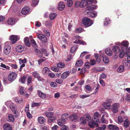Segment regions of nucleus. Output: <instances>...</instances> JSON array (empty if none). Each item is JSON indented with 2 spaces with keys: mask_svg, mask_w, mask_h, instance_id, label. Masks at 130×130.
Instances as JSON below:
<instances>
[{
  "mask_svg": "<svg viewBox=\"0 0 130 130\" xmlns=\"http://www.w3.org/2000/svg\"><path fill=\"white\" fill-rule=\"evenodd\" d=\"M10 40H11V43L13 44L17 41L19 39V38L17 36L12 35L10 37Z\"/></svg>",
  "mask_w": 130,
  "mask_h": 130,
  "instance_id": "obj_10",
  "label": "nucleus"
},
{
  "mask_svg": "<svg viewBox=\"0 0 130 130\" xmlns=\"http://www.w3.org/2000/svg\"><path fill=\"white\" fill-rule=\"evenodd\" d=\"M85 88L88 91H90L92 90V88L89 85H86L85 86Z\"/></svg>",
  "mask_w": 130,
  "mask_h": 130,
  "instance_id": "obj_46",
  "label": "nucleus"
},
{
  "mask_svg": "<svg viewBox=\"0 0 130 130\" xmlns=\"http://www.w3.org/2000/svg\"><path fill=\"white\" fill-rule=\"evenodd\" d=\"M19 60V63L20 64H21L22 63L24 64L27 62L26 59L24 58V59H20Z\"/></svg>",
  "mask_w": 130,
  "mask_h": 130,
  "instance_id": "obj_43",
  "label": "nucleus"
},
{
  "mask_svg": "<svg viewBox=\"0 0 130 130\" xmlns=\"http://www.w3.org/2000/svg\"><path fill=\"white\" fill-rule=\"evenodd\" d=\"M123 121V119L121 116H119L118 118V123H121Z\"/></svg>",
  "mask_w": 130,
  "mask_h": 130,
  "instance_id": "obj_51",
  "label": "nucleus"
},
{
  "mask_svg": "<svg viewBox=\"0 0 130 130\" xmlns=\"http://www.w3.org/2000/svg\"><path fill=\"white\" fill-rule=\"evenodd\" d=\"M24 88L23 87H21L20 88L19 90L20 93L22 95L24 94Z\"/></svg>",
  "mask_w": 130,
  "mask_h": 130,
  "instance_id": "obj_53",
  "label": "nucleus"
},
{
  "mask_svg": "<svg viewBox=\"0 0 130 130\" xmlns=\"http://www.w3.org/2000/svg\"><path fill=\"white\" fill-rule=\"evenodd\" d=\"M87 0H82L80 2V8H83L87 5Z\"/></svg>",
  "mask_w": 130,
  "mask_h": 130,
  "instance_id": "obj_27",
  "label": "nucleus"
},
{
  "mask_svg": "<svg viewBox=\"0 0 130 130\" xmlns=\"http://www.w3.org/2000/svg\"><path fill=\"white\" fill-rule=\"evenodd\" d=\"M26 79L25 76H23L21 77L20 79V81L23 84H24L25 83V80Z\"/></svg>",
  "mask_w": 130,
  "mask_h": 130,
  "instance_id": "obj_47",
  "label": "nucleus"
},
{
  "mask_svg": "<svg viewBox=\"0 0 130 130\" xmlns=\"http://www.w3.org/2000/svg\"><path fill=\"white\" fill-rule=\"evenodd\" d=\"M10 66L13 68L14 69H17L18 68L17 65L16 64L11 63L10 64Z\"/></svg>",
  "mask_w": 130,
  "mask_h": 130,
  "instance_id": "obj_62",
  "label": "nucleus"
},
{
  "mask_svg": "<svg viewBox=\"0 0 130 130\" xmlns=\"http://www.w3.org/2000/svg\"><path fill=\"white\" fill-rule=\"evenodd\" d=\"M39 122L40 124L44 123L45 121V119L44 118L42 117H39L38 119Z\"/></svg>",
  "mask_w": 130,
  "mask_h": 130,
  "instance_id": "obj_28",
  "label": "nucleus"
},
{
  "mask_svg": "<svg viewBox=\"0 0 130 130\" xmlns=\"http://www.w3.org/2000/svg\"><path fill=\"white\" fill-rule=\"evenodd\" d=\"M112 102L111 99H107L106 101L103 104V105L105 109H109L110 108V104Z\"/></svg>",
  "mask_w": 130,
  "mask_h": 130,
  "instance_id": "obj_8",
  "label": "nucleus"
},
{
  "mask_svg": "<svg viewBox=\"0 0 130 130\" xmlns=\"http://www.w3.org/2000/svg\"><path fill=\"white\" fill-rule=\"evenodd\" d=\"M61 119H59L57 121V123L60 126L63 125L65 123V118H63L64 116H66V114H62Z\"/></svg>",
  "mask_w": 130,
  "mask_h": 130,
  "instance_id": "obj_12",
  "label": "nucleus"
},
{
  "mask_svg": "<svg viewBox=\"0 0 130 130\" xmlns=\"http://www.w3.org/2000/svg\"><path fill=\"white\" fill-rule=\"evenodd\" d=\"M50 85L52 87L55 88L57 87V85L55 82H51L50 84Z\"/></svg>",
  "mask_w": 130,
  "mask_h": 130,
  "instance_id": "obj_55",
  "label": "nucleus"
},
{
  "mask_svg": "<svg viewBox=\"0 0 130 130\" xmlns=\"http://www.w3.org/2000/svg\"><path fill=\"white\" fill-rule=\"evenodd\" d=\"M8 117V121L9 122H13L14 121V118L12 114H9Z\"/></svg>",
  "mask_w": 130,
  "mask_h": 130,
  "instance_id": "obj_26",
  "label": "nucleus"
},
{
  "mask_svg": "<svg viewBox=\"0 0 130 130\" xmlns=\"http://www.w3.org/2000/svg\"><path fill=\"white\" fill-rule=\"evenodd\" d=\"M116 45L112 47V50L115 53H118L120 52L119 56L121 58H122L125 54L124 51L122 50L120 47V43H117Z\"/></svg>",
  "mask_w": 130,
  "mask_h": 130,
  "instance_id": "obj_2",
  "label": "nucleus"
},
{
  "mask_svg": "<svg viewBox=\"0 0 130 130\" xmlns=\"http://www.w3.org/2000/svg\"><path fill=\"white\" fill-rule=\"evenodd\" d=\"M124 67L123 66H120L117 69V71L119 73H121L124 70Z\"/></svg>",
  "mask_w": 130,
  "mask_h": 130,
  "instance_id": "obj_33",
  "label": "nucleus"
},
{
  "mask_svg": "<svg viewBox=\"0 0 130 130\" xmlns=\"http://www.w3.org/2000/svg\"><path fill=\"white\" fill-rule=\"evenodd\" d=\"M70 120L76 122L79 119V118L76 116V114H71L69 117Z\"/></svg>",
  "mask_w": 130,
  "mask_h": 130,
  "instance_id": "obj_14",
  "label": "nucleus"
},
{
  "mask_svg": "<svg viewBox=\"0 0 130 130\" xmlns=\"http://www.w3.org/2000/svg\"><path fill=\"white\" fill-rule=\"evenodd\" d=\"M15 50L18 52H21L23 51V48L21 45H19L16 46Z\"/></svg>",
  "mask_w": 130,
  "mask_h": 130,
  "instance_id": "obj_22",
  "label": "nucleus"
},
{
  "mask_svg": "<svg viewBox=\"0 0 130 130\" xmlns=\"http://www.w3.org/2000/svg\"><path fill=\"white\" fill-rule=\"evenodd\" d=\"M51 69L55 72H57L59 70L58 68L56 67H52L51 68Z\"/></svg>",
  "mask_w": 130,
  "mask_h": 130,
  "instance_id": "obj_58",
  "label": "nucleus"
},
{
  "mask_svg": "<svg viewBox=\"0 0 130 130\" xmlns=\"http://www.w3.org/2000/svg\"><path fill=\"white\" fill-rule=\"evenodd\" d=\"M25 111L27 114H30L29 111V105L28 104H27L25 108Z\"/></svg>",
  "mask_w": 130,
  "mask_h": 130,
  "instance_id": "obj_42",
  "label": "nucleus"
},
{
  "mask_svg": "<svg viewBox=\"0 0 130 130\" xmlns=\"http://www.w3.org/2000/svg\"><path fill=\"white\" fill-rule=\"evenodd\" d=\"M50 70L47 67L44 68L42 70V72L43 74H45L46 73L49 72Z\"/></svg>",
  "mask_w": 130,
  "mask_h": 130,
  "instance_id": "obj_39",
  "label": "nucleus"
},
{
  "mask_svg": "<svg viewBox=\"0 0 130 130\" xmlns=\"http://www.w3.org/2000/svg\"><path fill=\"white\" fill-rule=\"evenodd\" d=\"M99 114H94V116L91 120V118L89 115L87 116L86 118L84 117H81L80 118V121L81 124H85L88 122V125L89 126L92 128H94L95 126L97 127L98 126V124L99 123V120L98 117L97 116Z\"/></svg>",
  "mask_w": 130,
  "mask_h": 130,
  "instance_id": "obj_1",
  "label": "nucleus"
},
{
  "mask_svg": "<svg viewBox=\"0 0 130 130\" xmlns=\"http://www.w3.org/2000/svg\"><path fill=\"white\" fill-rule=\"evenodd\" d=\"M100 56L103 58V61L105 63H108L109 61V60L108 57H106V56L104 55L103 53H101L100 54Z\"/></svg>",
  "mask_w": 130,
  "mask_h": 130,
  "instance_id": "obj_20",
  "label": "nucleus"
},
{
  "mask_svg": "<svg viewBox=\"0 0 130 130\" xmlns=\"http://www.w3.org/2000/svg\"><path fill=\"white\" fill-rule=\"evenodd\" d=\"M110 22V20L108 18H106L104 21V24L107 26Z\"/></svg>",
  "mask_w": 130,
  "mask_h": 130,
  "instance_id": "obj_40",
  "label": "nucleus"
},
{
  "mask_svg": "<svg viewBox=\"0 0 130 130\" xmlns=\"http://www.w3.org/2000/svg\"><path fill=\"white\" fill-rule=\"evenodd\" d=\"M37 38L43 43L47 42V39L46 37L44 35L41 34H39L37 35Z\"/></svg>",
  "mask_w": 130,
  "mask_h": 130,
  "instance_id": "obj_9",
  "label": "nucleus"
},
{
  "mask_svg": "<svg viewBox=\"0 0 130 130\" xmlns=\"http://www.w3.org/2000/svg\"><path fill=\"white\" fill-rule=\"evenodd\" d=\"M5 19V17L4 16L0 15V22H3Z\"/></svg>",
  "mask_w": 130,
  "mask_h": 130,
  "instance_id": "obj_60",
  "label": "nucleus"
},
{
  "mask_svg": "<svg viewBox=\"0 0 130 130\" xmlns=\"http://www.w3.org/2000/svg\"><path fill=\"white\" fill-rule=\"evenodd\" d=\"M70 72L69 71H66L63 72L61 75V77L62 79H65L69 76Z\"/></svg>",
  "mask_w": 130,
  "mask_h": 130,
  "instance_id": "obj_21",
  "label": "nucleus"
},
{
  "mask_svg": "<svg viewBox=\"0 0 130 130\" xmlns=\"http://www.w3.org/2000/svg\"><path fill=\"white\" fill-rule=\"evenodd\" d=\"M41 50L42 53L44 54V55L47 57L48 56L49 54L47 53V51L46 50L43 48H42L41 49Z\"/></svg>",
  "mask_w": 130,
  "mask_h": 130,
  "instance_id": "obj_36",
  "label": "nucleus"
},
{
  "mask_svg": "<svg viewBox=\"0 0 130 130\" xmlns=\"http://www.w3.org/2000/svg\"><path fill=\"white\" fill-rule=\"evenodd\" d=\"M88 53V52L84 51L80 55V56L81 57H83L85 55L87 54Z\"/></svg>",
  "mask_w": 130,
  "mask_h": 130,
  "instance_id": "obj_63",
  "label": "nucleus"
},
{
  "mask_svg": "<svg viewBox=\"0 0 130 130\" xmlns=\"http://www.w3.org/2000/svg\"><path fill=\"white\" fill-rule=\"evenodd\" d=\"M119 107V104L118 103H115L111 106V110L114 113H116L118 111V109Z\"/></svg>",
  "mask_w": 130,
  "mask_h": 130,
  "instance_id": "obj_7",
  "label": "nucleus"
},
{
  "mask_svg": "<svg viewBox=\"0 0 130 130\" xmlns=\"http://www.w3.org/2000/svg\"><path fill=\"white\" fill-rule=\"evenodd\" d=\"M37 92L40 98L42 99H44L46 98V94L44 93L40 90H37Z\"/></svg>",
  "mask_w": 130,
  "mask_h": 130,
  "instance_id": "obj_19",
  "label": "nucleus"
},
{
  "mask_svg": "<svg viewBox=\"0 0 130 130\" xmlns=\"http://www.w3.org/2000/svg\"><path fill=\"white\" fill-rule=\"evenodd\" d=\"M94 56L98 62L99 63L101 61V60L99 57V56L98 54L97 53L95 54H94Z\"/></svg>",
  "mask_w": 130,
  "mask_h": 130,
  "instance_id": "obj_44",
  "label": "nucleus"
},
{
  "mask_svg": "<svg viewBox=\"0 0 130 130\" xmlns=\"http://www.w3.org/2000/svg\"><path fill=\"white\" fill-rule=\"evenodd\" d=\"M56 16L57 14L56 13H52L49 16L51 20H52L54 19Z\"/></svg>",
  "mask_w": 130,
  "mask_h": 130,
  "instance_id": "obj_41",
  "label": "nucleus"
},
{
  "mask_svg": "<svg viewBox=\"0 0 130 130\" xmlns=\"http://www.w3.org/2000/svg\"><path fill=\"white\" fill-rule=\"evenodd\" d=\"M17 76V75L15 73L10 72L8 77V79L9 81L12 82L15 80Z\"/></svg>",
  "mask_w": 130,
  "mask_h": 130,
  "instance_id": "obj_6",
  "label": "nucleus"
},
{
  "mask_svg": "<svg viewBox=\"0 0 130 130\" xmlns=\"http://www.w3.org/2000/svg\"><path fill=\"white\" fill-rule=\"evenodd\" d=\"M3 128L4 130H12V127L9 123H6L3 126Z\"/></svg>",
  "mask_w": 130,
  "mask_h": 130,
  "instance_id": "obj_15",
  "label": "nucleus"
},
{
  "mask_svg": "<svg viewBox=\"0 0 130 130\" xmlns=\"http://www.w3.org/2000/svg\"><path fill=\"white\" fill-rule=\"evenodd\" d=\"M96 5H91L90 6H88L87 7L86 9V11H87L90 10H92L95 9L96 8Z\"/></svg>",
  "mask_w": 130,
  "mask_h": 130,
  "instance_id": "obj_29",
  "label": "nucleus"
},
{
  "mask_svg": "<svg viewBox=\"0 0 130 130\" xmlns=\"http://www.w3.org/2000/svg\"><path fill=\"white\" fill-rule=\"evenodd\" d=\"M35 52L36 55L39 57H40L42 55V54L41 51L37 48H35Z\"/></svg>",
  "mask_w": 130,
  "mask_h": 130,
  "instance_id": "obj_32",
  "label": "nucleus"
},
{
  "mask_svg": "<svg viewBox=\"0 0 130 130\" xmlns=\"http://www.w3.org/2000/svg\"><path fill=\"white\" fill-rule=\"evenodd\" d=\"M75 31L76 32L80 33L83 31V29L81 27L78 28L76 29Z\"/></svg>",
  "mask_w": 130,
  "mask_h": 130,
  "instance_id": "obj_54",
  "label": "nucleus"
},
{
  "mask_svg": "<svg viewBox=\"0 0 130 130\" xmlns=\"http://www.w3.org/2000/svg\"><path fill=\"white\" fill-rule=\"evenodd\" d=\"M38 0H32L31 5L35 7L38 5Z\"/></svg>",
  "mask_w": 130,
  "mask_h": 130,
  "instance_id": "obj_38",
  "label": "nucleus"
},
{
  "mask_svg": "<svg viewBox=\"0 0 130 130\" xmlns=\"http://www.w3.org/2000/svg\"><path fill=\"white\" fill-rule=\"evenodd\" d=\"M57 65L58 67L59 68H63L65 66L64 63L62 62H59L57 64Z\"/></svg>",
  "mask_w": 130,
  "mask_h": 130,
  "instance_id": "obj_37",
  "label": "nucleus"
},
{
  "mask_svg": "<svg viewBox=\"0 0 130 130\" xmlns=\"http://www.w3.org/2000/svg\"><path fill=\"white\" fill-rule=\"evenodd\" d=\"M30 12V9L29 7L26 6L22 9L21 13L23 15H26L29 13Z\"/></svg>",
  "mask_w": 130,
  "mask_h": 130,
  "instance_id": "obj_11",
  "label": "nucleus"
},
{
  "mask_svg": "<svg viewBox=\"0 0 130 130\" xmlns=\"http://www.w3.org/2000/svg\"><path fill=\"white\" fill-rule=\"evenodd\" d=\"M87 16L92 18L96 17L97 16V12L96 11H91V10L87 12Z\"/></svg>",
  "mask_w": 130,
  "mask_h": 130,
  "instance_id": "obj_13",
  "label": "nucleus"
},
{
  "mask_svg": "<svg viewBox=\"0 0 130 130\" xmlns=\"http://www.w3.org/2000/svg\"><path fill=\"white\" fill-rule=\"evenodd\" d=\"M65 7V5L64 3L62 2H60L58 5L57 8L58 10H62L64 9Z\"/></svg>",
  "mask_w": 130,
  "mask_h": 130,
  "instance_id": "obj_18",
  "label": "nucleus"
},
{
  "mask_svg": "<svg viewBox=\"0 0 130 130\" xmlns=\"http://www.w3.org/2000/svg\"><path fill=\"white\" fill-rule=\"evenodd\" d=\"M5 105L7 107H9L14 114H16L17 113L15 105L11 101H7L5 103Z\"/></svg>",
  "mask_w": 130,
  "mask_h": 130,
  "instance_id": "obj_3",
  "label": "nucleus"
},
{
  "mask_svg": "<svg viewBox=\"0 0 130 130\" xmlns=\"http://www.w3.org/2000/svg\"><path fill=\"white\" fill-rule=\"evenodd\" d=\"M105 53L109 56H111L112 55V51L109 48H107L105 50Z\"/></svg>",
  "mask_w": 130,
  "mask_h": 130,
  "instance_id": "obj_31",
  "label": "nucleus"
},
{
  "mask_svg": "<svg viewBox=\"0 0 130 130\" xmlns=\"http://www.w3.org/2000/svg\"><path fill=\"white\" fill-rule=\"evenodd\" d=\"M4 45V53L6 55H8L9 54L11 51V46L6 42L5 44Z\"/></svg>",
  "mask_w": 130,
  "mask_h": 130,
  "instance_id": "obj_5",
  "label": "nucleus"
},
{
  "mask_svg": "<svg viewBox=\"0 0 130 130\" xmlns=\"http://www.w3.org/2000/svg\"><path fill=\"white\" fill-rule=\"evenodd\" d=\"M53 114H45L46 117H49L48 121L50 122H52L53 120H56V118L53 116Z\"/></svg>",
  "mask_w": 130,
  "mask_h": 130,
  "instance_id": "obj_17",
  "label": "nucleus"
},
{
  "mask_svg": "<svg viewBox=\"0 0 130 130\" xmlns=\"http://www.w3.org/2000/svg\"><path fill=\"white\" fill-rule=\"evenodd\" d=\"M45 24L46 26H50L52 25L51 21L48 20L45 22Z\"/></svg>",
  "mask_w": 130,
  "mask_h": 130,
  "instance_id": "obj_48",
  "label": "nucleus"
},
{
  "mask_svg": "<svg viewBox=\"0 0 130 130\" xmlns=\"http://www.w3.org/2000/svg\"><path fill=\"white\" fill-rule=\"evenodd\" d=\"M126 100L128 102H130V95H127L126 96Z\"/></svg>",
  "mask_w": 130,
  "mask_h": 130,
  "instance_id": "obj_64",
  "label": "nucleus"
},
{
  "mask_svg": "<svg viewBox=\"0 0 130 130\" xmlns=\"http://www.w3.org/2000/svg\"><path fill=\"white\" fill-rule=\"evenodd\" d=\"M56 82L59 84H61L63 83V81L61 79H57L56 80Z\"/></svg>",
  "mask_w": 130,
  "mask_h": 130,
  "instance_id": "obj_59",
  "label": "nucleus"
},
{
  "mask_svg": "<svg viewBox=\"0 0 130 130\" xmlns=\"http://www.w3.org/2000/svg\"><path fill=\"white\" fill-rule=\"evenodd\" d=\"M82 22L86 27L90 26L93 23V21L87 17L83 18L82 20Z\"/></svg>",
  "mask_w": 130,
  "mask_h": 130,
  "instance_id": "obj_4",
  "label": "nucleus"
},
{
  "mask_svg": "<svg viewBox=\"0 0 130 130\" xmlns=\"http://www.w3.org/2000/svg\"><path fill=\"white\" fill-rule=\"evenodd\" d=\"M80 2L79 1H77L75 3V6L76 7H80Z\"/></svg>",
  "mask_w": 130,
  "mask_h": 130,
  "instance_id": "obj_56",
  "label": "nucleus"
},
{
  "mask_svg": "<svg viewBox=\"0 0 130 130\" xmlns=\"http://www.w3.org/2000/svg\"><path fill=\"white\" fill-rule=\"evenodd\" d=\"M90 63L91 66H93L96 63V61L94 59H91L90 61Z\"/></svg>",
  "mask_w": 130,
  "mask_h": 130,
  "instance_id": "obj_52",
  "label": "nucleus"
},
{
  "mask_svg": "<svg viewBox=\"0 0 130 130\" xmlns=\"http://www.w3.org/2000/svg\"><path fill=\"white\" fill-rule=\"evenodd\" d=\"M99 82L102 86L104 87L105 86V83L103 80L100 79Z\"/></svg>",
  "mask_w": 130,
  "mask_h": 130,
  "instance_id": "obj_61",
  "label": "nucleus"
},
{
  "mask_svg": "<svg viewBox=\"0 0 130 130\" xmlns=\"http://www.w3.org/2000/svg\"><path fill=\"white\" fill-rule=\"evenodd\" d=\"M67 4L68 6L69 7H71L73 4L72 0H67Z\"/></svg>",
  "mask_w": 130,
  "mask_h": 130,
  "instance_id": "obj_49",
  "label": "nucleus"
},
{
  "mask_svg": "<svg viewBox=\"0 0 130 130\" xmlns=\"http://www.w3.org/2000/svg\"><path fill=\"white\" fill-rule=\"evenodd\" d=\"M40 105V103L36 102H34L32 104L31 106L32 107L35 106H38Z\"/></svg>",
  "mask_w": 130,
  "mask_h": 130,
  "instance_id": "obj_57",
  "label": "nucleus"
},
{
  "mask_svg": "<svg viewBox=\"0 0 130 130\" xmlns=\"http://www.w3.org/2000/svg\"><path fill=\"white\" fill-rule=\"evenodd\" d=\"M0 67L8 70H9L10 69V68L9 66H6L5 64H4L2 63H1V65H0Z\"/></svg>",
  "mask_w": 130,
  "mask_h": 130,
  "instance_id": "obj_50",
  "label": "nucleus"
},
{
  "mask_svg": "<svg viewBox=\"0 0 130 130\" xmlns=\"http://www.w3.org/2000/svg\"><path fill=\"white\" fill-rule=\"evenodd\" d=\"M32 74L33 76L35 78H37L38 80L41 79V77L38 74L37 72H34L32 73Z\"/></svg>",
  "mask_w": 130,
  "mask_h": 130,
  "instance_id": "obj_25",
  "label": "nucleus"
},
{
  "mask_svg": "<svg viewBox=\"0 0 130 130\" xmlns=\"http://www.w3.org/2000/svg\"><path fill=\"white\" fill-rule=\"evenodd\" d=\"M83 64V62L82 60H78L76 62L75 66L76 67L81 66Z\"/></svg>",
  "mask_w": 130,
  "mask_h": 130,
  "instance_id": "obj_30",
  "label": "nucleus"
},
{
  "mask_svg": "<svg viewBox=\"0 0 130 130\" xmlns=\"http://www.w3.org/2000/svg\"><path fill=\"white\" fill-rule=\"evenodd\" d=\"M24 41L26 45L28 47H29L30 45V43L29 41V38L27 37H25L24 39Z\"/></svg>",
  "mask_w": 130,
  "mask_h": 130,
  "instance_id": "obj_24",
  "label": "nucleus"
},
{
  "mask_svg": "<svg viewBox=\"0 0 130 130\" xmlns=\"http://www.w3.org/2000/svg\"><path fill=\"white\" fill-rule=\"evenodd\" d=\"M16 22L15 19L12 18H9L7 21V24L11 25L14 24Z\"/></svg>",
  "mask_w": 130,
  "mask_h": 130,
  "instance_id": "obj_16",
  "label": "nucleus"
},
{
  "mask_svg": "<svg viewBox=\"0 0 130 130\" xmlns=\"http://www.w3.org/2000/svg\"><path fill=\"white\" fill-rule=\"evenodd\" d=\"M14 100L15 102L18 104H20L23 101V99L21 98H17L15 97L14 98Z\"/></svg>",
  "mask_w": 130,
  "mask_h": 130,
  "instance_id": "obj_35",
  "label": "nucleus"
},
{
  "mask_svg": "<svg viewBox=\"0 0 130 130\" xmlns=\"http://www.w3.org/2000/svg\"><path fill=\"white\" fill-rule=\"evenodd\" d=\"M73 43L76 44H79L82 45H86V43L84 41H80L78 39H76L73 42Z\"/></svg>",
  "mask_w": 130,
  "mask_h": 130,
  "instance_id": "obj_23",
  "label": "nucleus"
},
{
  "mask_svg": "<svg viewBox=\"0 0 130 130\" xmlns=\"http://www.w3.org/2000/svg\"><path fill=\"white\" fill-rule=\"evenodd\" d=\"M124 126L126 128H127L129 127V123L128 120L126 119L124 122Z\"/></svg>",
  "mask_w": 130,
  "mask_h": 130,
  "instance_id": "obj_34",
  "label": "nucleus"
},
{
  "mask_svg": "<svg viewBox=\"0 0 130 130\" xmlns=\"http://www.w3.org/2000/svg\"><path fill=\"white\" fill-rule=\"evenodd\" d=\"M32 80V78L31 76H29L27 79V84L28 86H29L30 84L31 83Z\"/></svg>",
  "mask_w": 130,
  "mask_h": 130,
  "instance_id": "obj_45",
  "label": "nucleus"
}]
</instances>
